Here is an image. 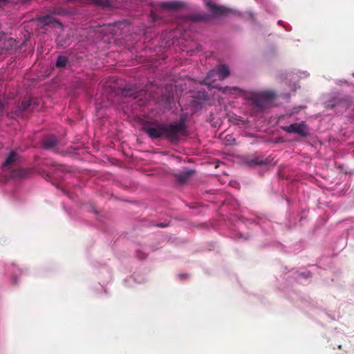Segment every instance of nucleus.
I'll list each match as a JSON object with an SVG mask.
<instances>
[{
    "label": "nucleus",
    "instance_id": "1",
    "mask_svg": "<svg viewBox=\"0 0 354 354\" xmlns=\"http://www.w3.org/2000/svg\"><path fill=\"white\" fill-rule=\"evenodd\" d=\"M230 75L229 68L225 65H221L216 68L209 71L204 80V84L207 85L210 88H216L218 91L221 92L223 94L232 95H237L241 94V91L238 90L236 88L232 87H221L218 84H214L216 80H222Z\"/></svg>",
    "mask_w": 354,
    "mask_h": 354
},
{
    "label": "nucleus",
    "instance_id": "2",
    "mask_svg": "<svg viewBox=\"0 0 354 354\" xmlns=\"http://www.w3.org/2000/svg\"><path fill=\"white\" fill-rule=\"evenodd\" d=\"M185 126L183 123L177 124H158L154 127H145V131L151 138L165 137L171 141L178 140L180 136L185 134Z\"/></svg>",
    "mask_w": 354,
    "mask_h": 354
},
{
    "label": "nucleus",
    "instance_id": "3",
    "mask_svg": "<svg viewBox=\"0 0 354 354\" xmlns=\"http://www.w3.org/2000/svg\"><path fill=\"white\" fill-rule=\"evenodd\" d=\"M274 96V93L269 91L254 92L251 94L252 104L260 109L270 106Z\"/></svg>",
    "mask_w": 354,
    "mask_h": 354
},
{
    "label": "nucleus",
    "instance_id": "4",
    "mask_svg": "<svg viewBox=\"0 0 354 354\" xmlns=\"http://www.w3.org/2000/svg\"><path fill=\"white\" fill-rule=\"evenodd\" d=\"M205 3L209 12L216 17H230L239 15L237 10L225 7L221 5H217L213 0H205Z\"/></svg>",
    "mask_w": 354,
    "mask_h": 354
},
{
    "label": "nucleus",
    "instance_id": "5",
    "mask_svg": "<svg viewBox=\"0 0 354 354\" xmlns=\"http://www.w3.org/2000/svg\"><path fill=\"white\" fill-rule=\"evenodd\" d=\"M281 129L290 133H296L301 136H306L308 134V127L304 122L301 123L292 124L288 126L282 127Z\"/></svg>",
    "mask_w": 354,
    "mask_h": 354
},
{
    "label": "nucleus",
    "instance_id": "6",
    "mask_svg": "<svg viewBox=\"0 0 354 354\" xmlns=\"http://www.w3.org/2000/svg\"><path fill=\"white\" fill-rule=\"evenodd\" d=\"M19 156L18 154L12 151L10 152L8 156L6 158L4 162L2 164V169L3 172H6V171L9 170L10 168L13 165L14 163H15L19 160Z\"/></svg>",
    "mask_w": 354,
    "mask_h": 354
},
{
    "label": "nucleus",
    "instance_id": "7",
    "mask_svg": "<svg viewBox=\"0 0 354 354\" xmlns=\"http://www.w3.org/2000/svg\"><path fill=\"white\" fill-rule=\"evenodd\" d=\"M186 3L183 1H167L164 2L161 5L162 11L176 10L184 8Z\"/></svg>",
    "mask_w": 354,
    "mask_h": 354
},
{
    "label": "nucleus",
    "instance_id": "8",
    "mask_svg": "<svg viewBox=\"0 0 354 354\" xmlns=\"http://www.w3.org/2000/svg\"><path fill=\"white\" fill-rule=\"evenodd\" d=\"M57 144V138L55 136H50L46 138L43 142V147L45 149H50L55 146Z\"/></svg>",
    "mask_w": 354,
    "mask_h": 354
},
{
    "label": "nucleus",
    "instance_id": "9",
    "mask_svg": "<svg viewBox=\"0 0 354 354\" xmlns=\"http://www.w3.org/2000/svg\"><path fill=\"white\" fill-rule=\"evenodd\" d=\"M26 174H27V172L26 170L19 169L17 170L12 171L10 172L9 178H20L25 176L26 175Z\"/></svg>",
    "mask_w": 354,
    "mask_h": 354
},
{
    "label": "nucleus",
    "instance_id": "10",
    "mask_svg": "<svg viewBox=\"0 0 354 354\" xmlns=\"http://www.w3.org/2000/svg\"><path fill=\"white\" fill-rule=\"evenodd\" d=\"M207 16L206 15H193L187 17L185 19V21L188 20L197 21H206L207 20Z\"/></svg>",
    "mask_w": 354,
    "mask_h": 354
},
{
    "label": "nucleus",
    "instance_id": "11",
    "mask_svg": "<svg viewBox=\"0 0 354 354\" xmlns=\"http://www.w3.org/2000/svg\"><path fill=\"white\" fill-rule=\"evenodd\" d=\"M95 5H100L103 7H115L112 2L109 0H90Z\"/></svg>",
    "mask_w": 354,
    "mask_h": 354
},
{
    "label": "nucleus",
    "instance_id": "12",
    "mask_svg": "<svg viewBox=\"0 0 354 354\" xmlns=\"http://www.w3.org/2000/svg\"><path fill=\"white\" fill-rule=\"evenodd\" d=\"M67 61L68 59L66 57L62 55L59 56L57 59L56 66L59 68L64 67L66 66Z\"/></svg>",
    "mask_w": 354,
    "mask_h": 354
},
{
    "label": "nucleus",
    "instance_id": "13",
    "mask_svg": "<svg viewBox=\"0 0 354 354\" xmlns=\"http://www.w3.org/2000/svg\"><path fill=\"white\" fill-rule=\"evenodd\" d=\"M43 22L44 24H48L50 21V17H45L42 19Z\"/></svg>",
    "mask_w": 354,
    "mask_h": 354
},
{
    "label": "nucleus",
    "instance_id": "14",
    "mask_svg": "<svg viewBox=\"0 0 354 354\" xmlns=\"http://www.w3.org/2000/svg\"><path fill=\"white\" fill-rule=\"evenodd\" d=\"M229 136V139H227L226 140V142L229 144V145H232L234 142V139H232V136Z\"/></svg>",
    "mask_w": 354,
    "mask_h": 354
},
{
    "label": "nucleus",
    "instance_id": "15",
    "mask_svg": "<svg viewBox=\"0 0 354 354\" xmlns=\"http://www.w3.org/2000/svg\"><path fill=\"white\" fill-rule=\"evenodd\" d=\"M30 106V103L28 102H24L22 104V109L25 110Z\"/></svg>",
    "mask_w": 354,
    "mask_h": 354
},
{
    "label": "nucleus",
    "instance_id": "16",
    "mask_svg": "<svg viewBox=\"0 0 354 354\" xmlns=\"http://www.w3.org/2000/svg\"><path fill=\"white\" fill-rule=\"evenodd\" d=\"M151 15L153 17V21H156L157 17L155 16V13L153 12H151Z\"/></svg>",
    "mask_w": 354,
    "mask_h": 354
},
{
    "label": "nucleus",
    "instance_id": "17",
    "mask_svg": "<svg viewBox=\"0 0 354 354\" xmlns=\"http://www.w3.org/2000/svg\"><path fill=\"white\" fill-rule=\"evenodd\" d=\"M156 225H157L158 227H165L167 225H163V224H162V223H159V224H157Z\"/></svg>",
    "mask_w": 354,
    "mask_h": 354
},
{
    "label": "nucleus",
    "instance_id": "18",
    "mask_svg": "<svg viewBox=\"0 0 354 354\" xmlns=\"http://www.w3.org/2000/svg\"><path fill=\"white\" fill-rule=\"evenodd\" d=\"M191 173H192V171H189V172H187V173H186V175H187V176H189V174H191Z\"/></svg>",
    "mask_w": 354,
    "mask_h": 354
},
{
    "label": "nucleus",
    "instance_id": "19",
    "mask_svg": "<svg viewBox=\"0 0 354 354\" xmlns=\"http://www.w3.org/2000/svg\"><path fill=\"white\" fill-rule=\"evenodd\" d=\"M3 105L1 104H0V109H2V108H3Z\"/></svg>",
    "mask_w": 354,
    "mask_h": 354
},
{
    "label": "nucleus",
    "instance_id": "20",
    "mask_svg": "<svg viewBox=\"0 0 354 354\" xmlns=\"http://www.w3.org/2000/svg\"><path fill=\"white\" fill-rule=\"evenodd\" d=\"M7 0H0V1H6Z\"/></svg>",
    "mask_w": 354,
    "mask_h": 354
}]
</instances>
